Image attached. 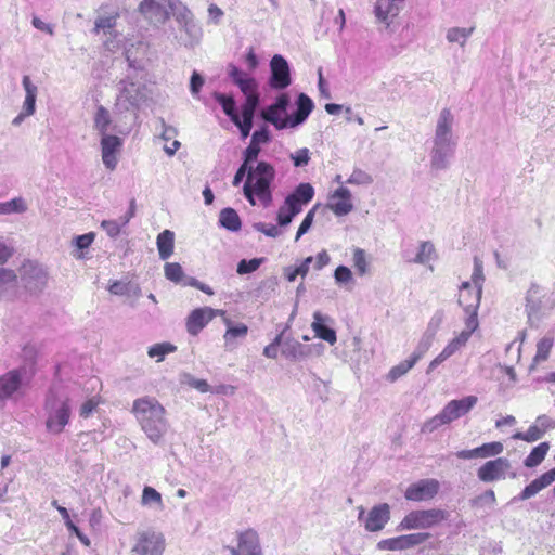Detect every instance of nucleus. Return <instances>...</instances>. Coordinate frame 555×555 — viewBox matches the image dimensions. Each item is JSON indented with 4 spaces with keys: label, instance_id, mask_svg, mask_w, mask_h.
<instances>
[{
    "label": "nucleus",
    "instance_id": "1",
    "mask_svg": "<svg viewBox=\"0 0 555 555\" xmlns=\"http://www.w3.org/2000/svg\"><path fill=\"white\" fill-rule=\"evenodd\" d=\"M454 117L449 108L439 113L435 125L433 145L430 149V167L433 170H446L454 155L456 139L453 133Z\"/></svg>",
    "mask_w": 555,
    "mask_h": 555
},
{
    "label": "nucleus",
    "instance_id": "2",
    "mask_svg": "<svg viewBox=\"0 0 555 555\" xmlns=\"http://www.w3.org/2000/svg\"><path fill=\"white\" fill-rule=\"evenodd\" d=\"M131 412L142 431L153 443H159L169 428L166 410L153 397H142L133 401Z\"/></svg>",
    "mask_w": 555,
    "mask_h": 555
},
{
    "label": "nucleus",
    "instance_id": "3",
    "mask_svg": "<svg viewBox=\"0 0 555 555\" xmlns=\"http://www.w3.org/2000/svg\"><path fill=\"white\" fill-rule=\"evenodd\" d=\"M274 178L275 169L271 164L259 162L256 166H250L243 186V193L253 206L256 205L255 196L258 197L264 207L271 205L272 192L270 185Z\"/></svg>",
    "mask_w": 555,
    "mask_h": 555
},
{
    "label": "nucleus",
    "instance_id": "4",
    "mask_svg": "<svg viewBox=\"0 0 555 555\" xmlns=\"http://www.w3.org/2000/svg\"><path fill=\"white\" fill-rule=\"evenodd\" d=\"M46 428L53 435L61 434L70 418L69 399L66 395L50 390L46 399Z\"/></svg>",
    "mask_w": 555,
    "mask_h": 555
},
{
    "label": "nucleus",
    "instance_id": "5",
    "mask_svg": "<svg viewBox=\"0 0 555 555\" xmlns=\"http://www.w3.org/2000/svg\"><path fill=\"white\" fill-rule=\"evenodd\" d=\"M450 513L442 508L413 509L397 526L398 531L428 530L447 521Z\"/></svg>",
    "mask_w": 555,
    "mask_h": 555
},
{
    "label": "nucleus",
    "instance_id": "6",
    "mask_svg": "<svg viewBox=\"0 0 555 555\" xmlns=\"http://www.w3.org/2000/svg\"><path fill=\"white\" fill-rule=\"evenodd\" d=\"M149 98V90L145 83L126 79L120 81L119 93L116 106L119 109H138Z\"/></svg>",
    "mask_w": 555,
    "mask_h": 555
},
{
    "label": "nucleus",
    "instance_id": "7",
    "mask_svg": "<svg viewBox=\"0 0 555 555\" xmlns=\"http://www.w3.org/2000/svg\"><path fill=\"white\" fill-rule=\"evenodd\" d=\"M477 477L482 482H494L504 480L507 477L515 478L516 473L512 472V463L506 457H496L483 463L477 469Z\"/></svg>",
    "mask_w": 555,
    "mask_h": 555
},
{
    "label": "nucleus",
    "instance_id": "8",
    "mask_svg": "<svg viewBox=\"0 0 555 555\" xmlns=\"http://www.w3.org/2000/svg\"><path fill=\"white\" fill-rule=\"evenodd\" d=\"M472 291L470 284L464 282L461 285L459 294V304L463 306L467 317L465 319V328L460 333L466 334L467 337H472L473 333L478 328L479 321L477 317V310L479 308L480 299L478 293H474L472 300L465 299V293Z\"/></svg>",
    "mask_w": 555,
    "mask_h": 555
},
{
    "label": "nucleus",
    "instance_id": "9",
    "mask_svg": "<svg viewBox=\"0 0 555 555\" xmlns=\"http://www.w3.org/2000/svg\"><path fill=\"white\" fill-rule=\"evenodd\" d=\"M358 519L364 524L366 531H380L390 519V506L387 503L377 504L369 511L367 515H365L364 507L360 506Z\"/></svg>",
    "mask_w": 555,
    "mask_h": 555
},
{
    "label": "nucleus",
    "instance_id": "10",
    "mask_svg": "<svg viewBox=\"0 0 555 555\" xmlns=\"http://www.w3.org/2000/svg\"><path fill=\"white\" fill-rule=\"evenodd\" d=\"M231 555H263L260 537L251 528L236 532V544L229 546Z\"/></svg>",
    "mask_w": 555,
    "mask_h": 555
},
{
    "label": "nucleus",
    "instance_id": "11",
    "mask_svg": "<svg viewBox=\"0 0 555 555\" xmlns=\"http://www.w3.org/2000/svg\"><path fill=\"white\" fill-rule=\"evenodd\" d=\"M21 280L27 291L39 293L48 283V272L40 264L27 261L21 268Z\"/></svg>",
    "mask_w": 555,
    "mask_h": 555
},
{
    "label": "nucleus",
    "instance_id": "12",
    "mask_svg": "<svg viewBox=\"0 0 555 555\" xmlns=\"http://www.w3.org/2000/svg\"><path fill=\"white\" fill-rule=\"evenodd\" d=\"M439 490L440 482L437 479H421L405 489L404 498L413 502L430 501L438 494Z\"/></svg>",
    "mask_w": 555,
    "mask_h": 555
},
{
    "label": "nucleus",
    "instance_id": "13",
    "mask_svg": "<svg viewBox=\"0 0 555 555\" xmlns=\"http://www.w3.org/2000/svg\"><path fill=\"white\" fill-rule=\"evenodd\" d=\"M289 105V96L286 93H283L278 96L276 101L262 111V118L272 124L278 130L288 128V117H283L285 115L287 107Z\"/></svg>",
    "mask_w": 555,
    "mask_h": 555
},
{
    "label": "nucleus",
    "instance_id": "14",
    "mask_svg": "<svg viewBox=\"0 0 555 555\" xmlns=\"http://www.w3.org/2000/svg\"><path fill=\"white\" fill-rule=\"evenodd\" d=\"M446 320V311L437 309L429 318L426 328L423 332L416 348L426 353L436 340L437 334Z\"/></svg>",
    "mask_w": 555,
    "mask_h": 555
},
{
    "label": "nucleus",
    "instance_id": "15",
    "mask_svg": "<svg viewBox=\"0 0 555 555\" xmlns=\"http://www.w3.org/2000/svg\"><path fill=\"white\" fill-rule=\"evenodd\" d=\"M478 402L476 396H467L459 400L449 401L441 410L440 414L448 425L460 417L466 415Z\"/></svg>",
    "mask_w": 555,
    "mask_h": 555
},
{
    "label": "nucleus",
    "instance_id": "16",
    "mask_svg": "<svg viewBox=\"0 0 555 555\" xmlns=\"http://www.w3.org/2000/svg\"><path fill=\"white\" fill-rule=\"evenodd\" d=\"M168 9L165 0H142L139 4V12L153 25H162L169 18Z\"/></svg>",
    "mask_w": 555,
    "mask_h": 555
},
{
    "label": "nucleus",
    "instance_id": "17",
    "mask_svg": "<svg viewBox=\"0 0 555 555\" xmlns=\"http://www.w3.org/2000/svg\"><path fill=\"white\" fill-rule=\"evenodd\" d=\"M224 310L212 309L210 307L197 308L193 310L186 319V331L189 334L195 336L216 315L224 317Z\"/></svg>",
    "mask_w": 555,
    "mask_h": 555
},
{
    "label": "nucleus",
    "instance_id": "18",
    "mask_svg": "<svg viewBox=\"0 0 555 555\" xmlns=\"http://www.w3.org/2000/svg\"><path fill=\"white\" fill-rule=\"evenodd\" d=\"M270 86L282 90L292 83L291 70L287 61L280 54H275L270 61Z\"/></svg>",
    "mask_w": 555,
    "mask_h": 555
},
{
    "label": "nucleus",
    "instance_id": "19",
    "mask_svg": "<svg viewBox=\"0 0 555 555\" xmlns=\"http://www.w3.org/2000/svg\"><path fill=\"white\" fill-rule=\"evenodd\" d=\"M164 550L165 538L159 532L142 533L133 547L138 555H162Z\"/></svg>",
    "mask_w": 555,
    "mask_h": 555
},
{
    "label": "nucleus",
    "instance_id": "20",
    "mask_svg": "<svg viewBox=\"0 0 555 555\" xmlns=\"http://www.w3.org/2000/svg\"><path fill=\"white\" fill-rule=\"evenodd\" d=\"M101 156L106 169L113 171L118 164V153L122 146V140L117 135H104L101 138Z\"/></svg>",
    "mask_w": 555,
    "mask_h": 555
},
{
    "label": "nucleus",
    "instance_id": "21",
    "mask_svg": "<svg viewBox=\"0 0 555 555\" xmlns=\"http://www.w3.org/2000/svg\"><path fill=\"white\" fill-rule=\"evenodd\" d=\"M504 450L502 442L493 441L483 443L480 447L472 450H462L455 453L460 460H473V459H488L500 455Z\"/></svg>",
    "mask_w": 555,
    "mask_h": 555
},
{
    "label": "nucleus",
    "instance_id": "22",
    "mask_svg": "<svg viewBox=\"0 0 555 555\" xmlns=\"http://www.w3.org/2000/svg\"><path fill=\"white\" fill-rule=\"evenodd\" d=\"M470 338L466 334H456L441 350V352L428 365L427 373L435 370L450 357L463 349Z\"/></svg>",
    "mask_w": 555,
    "mask_h": 555
},
{
    "label": "nucleus",
    "instance_id": "23",
    "mask_svg": "<svg viewBox=\"0 0 555 555\" xmlns=\"http://www.w3.org/2000/svg\"><path fill=\"white\" fill-rule=\"evenodd\" d=\"M328 208L336 216H346L353 210V204L351 201V192L345 188H338L330 196Z\"/></svg>",
    "mask_w": 555,
    "mask_h": 555
},
{
    "label": "nucleus",
    "instance_id": "24",
    "mask_svg": "<svg viewBox=\"0 0 555 555\" xmlns=\"http://www.w3.org/2000/svg\"><path fill=\"white\" fill-rule=\"evenodd\" d=\"M327 323H333L332 318L321 313L320 311H315L313 313L311 328L315 337L328 343L330 345H334L337 341V335L335 330L326 325Z\"/></svg>",
    "mask_w": 555,
    "mask_h": 555
},
{
    "label": "nucleus",
    "instance_id": "25",
    "mask_svg": "<svg viewBox=\"0 0 555 555\" xmlns=\"http://www.w3.org/2000/svg\"><path fill=\"white\" fill-rule=\"evenodd\" d=\"M22 385V373L18 370H12L0 376V405L12 398Z\"/></svg>",
    "mask_w": 555,
    "mask_h": 555
},
{
    "label": "nucleus",
    "instance_id": "26",
    "mask_svg": "<svg viewBox=\"0 0 555 555\" xmlns=\"http://www.w3.org/2000/svg\"><path fill=\"white\" fill-rule=\"evenodd\" d=\"M223 323L227 326V331L223 334L224 347L228 350H233L237 346V341L244 339L248 334V326L244 323L234 324L224 314Z\"/></svg>",
    "mask_w": 555,
    "mask_h": 555
},
{
    "label": "nucleus",
    "instance_id": "27",
    "mask_svg": "<svg viewBox=\"0 0 555 555\" xmlns=\"http://www.w3.org/2000/svg\"><path fill=\"white\" fill-rule=\"evenodd\" d=\"M403 0H376L374 5V15L377 22L389 26L392 18L399 12L398 3Z\"/></svg>",
    "mask_w": 555,
    "mask_h": 555
},
{
    "label": "nucleus",
    "instance_id": "28",
    "mask_svg": "<svg viewBox=\"0 0 555 555\" xmlns=\"http://www.w3.org/2000/svg\"><path fill=\"white\" fill-rule=\"evenodd\" d=\"M112 125V118L111 114L107 108L104 106H99L96 108L95 115H94V128L100 133L101 138L104 135H111L108 133V130L111 129ZM112 130L117 131L120 134H128L130 132V128L122 129L117 126L112 127Z\"/></svg>",
    "mask_w": 555,
    "mask_h": 555
},
{
    "label": "nucleus",
    "instance_id": "29",
    "mask_svg": "<svg viewBox=\"0 0 555 555\" xmlns=\"http://www.w3.org/2000/svg\"><path fill=\"white\" fill-rule=\"evenodd\" d=\"M296 105V112L288 116V128H296L304 124L314 107L312 100L305 93L298 95Z\"/></svg>",
    "mask_w": 555,
    "mask_h": 555
},
{
    "label": "nucleus",
    "instance_id": "30",
    "mask_svg": "<svg viewBox=\"0 0 555 555\" xmlns=\"http://www.w3.org/2000/svg\"><path fill=\"white\" fill-rule=\"evenodd\" d=\"M424 354L425 353L423 351L415 347L409 359L400 362L389 370L386 375V380L389 383H395L400 377L404 376L416 364V362L422 359Z\"/></svg>",
    "mask_w": 555,
    "mask_h": 555
},
{
    "label": "nucleus",
    "instance_id": "31",
    "mask_svg": "<svg viewBox=\"0 0 555 555\" xmlns=\"http://www.w3.org/2000/svg\"><path fill=\"white\" fill-rule=\"evenodd\" d=\"M282 356L291 361H301L310 356V347L304 346L295 339H285L282 343Z\"/></svg>",
    "mask_w": 555,
    "mask_h": 555
},
{
    "label": "nucleus",
    "instance_id": "32",
    "mask_svg": "<svg viewBox=\"0 0 555 555\" xmlns=\"http://www.w3.org/2000/svg\"><path fill=\"white\" fill-rule=\"evenodd\" d=\"M17 274L7 268L0 269V300L12 297L17 288Z\"/></svg>",
    "mask_w": 555,
    "mask_h": 555
},
{
    "label": "nucleus",
    "instance_id": "33",
    "mask_svg": "<svg viewBox=\"0 0 555 555\" xmlns=\"http://www.w3.org/2000/svg\"><path fill=\"white\" fill-rule=\"evenodd\" d=\"M180 30L184 33L181 37V42L185 47H194L202 38L203 31L201 26L195 22L194 16L186 20V22L179 25Z\"/></svg>",
    "mask_w": 555,
    "mask_h": 555
},
{
    "label": "nucleus",
    "instance_id": "34",
    "mask_svg": "<svg viewBox=\"0 0 555 555\" xmlns=\"http://www.w3.org/2000/svg\"><path fill=\"white\" fill-rule=\"evenodd\" d=\"M156 245L162 260L168 259L173 254L175 233L170 230L160 232L156 240Z\"/></svg>",
    "mask_w": 555,
    "mask_h": 555
},
{
    "label": "nucleus",
    "instance_id": "35",
    "mask_svg": "<svg viewBox=\"0 0 555 555\" xmlns=\"http://www.w3.org/2000/svg\"><path fill=\"white\" fill-rule=\"evenodd\" d=\"M475 30L474 26L470 27H450L447 29L446 39L449 43H456L464 48Z\"/></svg>",
    "mask_w": 555,
    "mask_h": 555
},
{
    "label": "nucleus",
    "instance_id": "36",
    "mask_svg": "<svg viewBox=\"0 0 555 555\" xmlns=\"http://www.w3.org/2000/svg\"><path fill=\"white\" fill-rule=\"evenodd\" d=\"M552 478L553 476L551 474L541 475L539 478L534 479L527 487H525L522 492L519 494V500L525 501L534 496L537 493L552 483Z\"/></svg>",
    "mask_w": 555,
    "mask_h": 555
},
{
    "label": "nucleus",
    "instance_id": "37",
    "mask_svg": "<svg viewBox=\"0 0 555 555\" xmlns=\"http://www.w3.org/2000/svg\"><path fill=\"white\" fill-rule=\"evenodd\" d=\"M22 83L26 93L22 111H24L25 114L34 115L36 109V98L38 89L31 82L29 76H24Z\"/></svg>",
    "mask_w": 555,
    "mask_h": 555
},
{
    "label": "nucleus",
    "instance_id": "38",
    "mask_svg": "<svg viewBox=\"0 0 555 555\" xmlns=\"http://www.w3.org/2000/svg\"><path fill=\"white\" fill-rule=\"evenodd\" d=\"M165 2L169 8L168 11L170 10L169 13L173 15L179 25L194 16L191 10L180 0H165Z\"/></svg>",
    "mask_w": 555,
    "mask_h": 555
},
{
    "label": "nucleus",
    "instance_id": "39",
    "mask_svg": "<svg viewBox=\"0 0 555 555\" xmlns=\"http://www.w3.org/2000/svg\"><path fill=\"white\" fill-rule=\"evenodd\" d=\"M219 222L223 228L230 231L241 229V219L237 212L232 208H224L220 211Z\"/></svg>",
    "mask_w": 555,
    "mask_h": 555
},
{
    "label": "nucleus",
    "instance_id": "40",
    "mask_svg": "<svg viewBox=\"0 0 555 555\" xmlns=\"http://www.w3.org/2000/svg\"><path fill=\"white\" fill-rule=\"evenodd\" d=\"M548 449L550 444L547 442H542L533 448L530 454L524 461L525 466L530 468L538 466L545 459Z\"/></svg>",
    "mask_w": 555,
    "mask_h": 555
},
{
    "label": "nucleus",
    "instance_id": "41",
    "mask_svg": "<svg viewBox=\"0 0 555 555\" xmlns=\"http://www.w3.org/2000/svg\"><path fill=\"white\" fill-rule=\"evenodd\" d=\"M214 98L222 106L224 114L229 116L233 122H236L238 114L235 111L234 99L219 92H215Z\"/></svg>",
    "mask_w": 555,
    "mask_h": 555
},
{
    "label": "nucleus",
    "instance_id": "42",
    "mask_svg": "<svg viewBox=\"0 0 555 555\" xmlns=\"http://www.w3.org/2000/svg\"><path fill=\"white\" fill-rule=\"evenodd\" d=\"M554 345V337L551 335H546L541 338L537 344V353L534 356V362H543L547 360L552 347Z\"/></svg>",
    "mask_w": 555,
    "mask_h": 555
},
{
    "label": "nucleus",
    "instance_id": "43",
    "mask_svg": "<svg viewBox=\"0 0 555 555\" xmlns=\"http://www.w3.org/2000/svg\"><path fill=\"white\" fill-rule=\"evenodd\" d=\"M485 280L482 261L478 258H474V271L472 274V285L475 286L474 293H478L479 299H481L482 282ZM470 284V282H468Z\"/></svg>",
    "mask_w": 555,
    "mask_h": 555
},
{
    "label": "nucleus",
    "instance_id": "44",
    "mask_svg": "<svg viewBox=\"0 0 555 555\" xmlns=\"http://www.w3.org/2000/svg\"><path fill=\"white\" fill-rule=\"evenodd\" d=\"M27 210V205L22 197L0 203V215L22 214Z\"/></svg>",
    "mask_w": 555,
    "mask_h": 555
},
{
    "label": "nucleus",
    "instance_id": "45",
    "mask_svg": "<svg viewBox=\"0 0 555 555\" xmlns=\"http://www.w3.org/2000/svg\"><path fill=\"white\" fill-rule=\"evenodd\" d=\"M177 347L170 343H160L151 346L147 350L150 358H156L157 362L164 360L165 356L175 352Z\"/></svg>",
    "mask_w": 555,
    "mask_h": 555
},
{
    "label": "nucleus",
    "instance_id": "46",
    "mask_svg": "<svg viewBox=\"0 0 555 555\" xmlns=\"http://www.w3.org/2000/svg\"><path fill=\"white\" fill-rule=\"evenodd\" d=\"M435 258V247L433 243L426 241L422 242L418 251L414 258L415 263L425 264Z\"/></svg>",
    "mask_w": 555,
    "mask_h": 555
},
{
    "label": "nucleus",
    "instance_id": "47",
    "mask_svg": "<svg viewBox=\"0 0 555 555\" xmlns=\"http://www.w3.org/2000/svg\"><path fill=\"white\" fill-rule=\"evenodd\" d=\"M116 25V15L100 16L95 20L94 29L95 34L103 31L105 35H113Z\"/></svg>",
    "mask_w": 555,
    "mask_h": 555
},
{
    "label": "nucleus",
    "instance_id": "48",
    "mask_svg": "<svg viewBox=\"0 0 555 555\" xmlns=\"http://www.w3.org/2000/svg\"><path fill=\"white\" fill-rule=\"evenodd\" d=\"M314 195V190L309 183H300L296 190L288 196H293L294 201L297 199L300 203H309Z\"/></svg>",
    "mask_w": 555,
    "mask_h": 555
},
{
    "label": "nucleus",
    "instance_id": "49",
    "mask_svg": "<svg viewBox=\"0 0 555 555\" xmlns=\"http://www.w3.org/2000/svg\"><path fill=\"white\" fill-rule=\"evenodd\" d=\"M544 433L533 423L526 433L517 431L513 435L514 440H524L527 442H534L541 439Z\"/></svg>",
    "mask_w": 555,
    "mask_h": 555
},
{
    "label": "nucleus",
    "instance_id": "50",
    "mask_svg": "<svg viewBox=\"0 0 555 555\" xmlns=\"http://www.w3.org/2000/svg\"><path fill=\"white\" fill-rule=\"evenodd\" d=\"M402 538H403L404 548L408 550V548H411V547H414V546L425 543L426 541H428L431 538V534L429 532L422 531V532H416V533L403 534Z\"/></svg>",
    "mask_w": 555,
    "mask_h": 555
},
{
    "label": "nucleus",
    "instance_id": "51",
    "mask_svg": "<svg viewBox=\"0 0 555 555\" xmlns=\"http://www.w3.org/2000/svg\"><path fill=\"white\" fill-rule=\"evenodd\" d=\"M164 272L166 279L175 283L181 282L184 276L182 267L177 262H167L164 266Z\"/></svg>",
    "mask_w": 555,
    "mask_h": 555
},
{
    "label": "nucleus",
    "instance_id": "52",
    "mask_svg": "<svg viewBox=\"0 0 555 555\" xmlns=\"http://www.w3.org/2000/svg\"><path fill=\"white\" fill-rule=\"evenodd\" d=\"M373 182V177L362 169H354L346 183L353 185H369Z\"/></svg>",
    "mask_w": 555,
    "mask_h": 555
},
{
    "label": "nucleus",
    "instance_id": "53",
    "mask_svg": "<svg viewBox=\"0 0 555 555\" xmlns=\"http://www.w3.org/2000/svg\"><path fill=\"white\" fill-rule=\"evenodd\" d=\"M141 502L143 505L155 504L159 508L163 507V501H162L160 493L152 487H145L143 489Z\"/></svg>",
    "mask_w": 555,
    "mask_h": 555
},
{
    "label": "nucleus",
    "instance_id": "54",
    "mask_svg": "<svg viewBox=\"0 0 555 555\" xmlns=\"http://www.w3.org/2000/svg\"><path fill=\"white\" fill-rule=\"evenodd\" d=\"M377 547L383 551H403V550H405L402 535L382 540L377 543Z\"/></svg>",
    "mask_w": 555,
    "mask_h": 555
},
{
    "label": "nucleus",
    "instance_id": "55",
    "mask_svg": "<svg viewBox=\"0 0 555 555\" xmlns=\"http://www.w3.org/2000/svg\"><path fill=\"white\" fill-rule=\"evenodd\" d=\"M263 262V258H253L250 260H241L237 263L236 272L241 275L255 272Z\"/></svg>",
    "mask_w": 555,
    "mask_h": 555
},
{
    "label": "nucleus",
    "instance_id": "56",
    "mask_svg": "<svg viewBox=\"0 0 555 555\" xmlns=\"http://www.w3.org/2000/svg\"><path fill=\"white\" fill-rule=\"evenodd\" d=\"M496 502L495 493L493 490H487L480 495L472 500V505L477 507L493 506Z\"/></svg>",
    "mask_w": 555,
    "mask_h": 555
},
{
    "label": "nucleus",
    "instance_id": "57",
    "mask_svg": "<svg viewBox=\"0 0 555 555\" xmlns=\"http://www.w3.org/2000/svg\"><path fill=\"white\" fill-rule=\"evenodd\" d=\"M182 382L188 384L192 388H195L202 393L210 391V386L205 379L195 378L191 374H184Z\"/></svg>",
    "mask_w": 555,
    "mask_h": 555
},
{
    "label": "nucleus",
    "instance_id": "58",
    "mask_svg": "<svg viewBox=\"0 0 555 555\" xmlns=\"http://www.w3.org/2000/svg\"><path fill=\"white\" fill-rule=\"evenodd\" d=\"M334 279L337 284L347 285L353 282L351 270L346 266H338L334 272Z\"/></svg>",
    "mask_w": 555,
    "mask_h": 555
},
{
    "label": "nucleus",
    "instance_id": "59",
    "mask_svg": "<svg viewBox=\"0 0 555 555\" xmlns=\"http://www.w3.org/2000/svg\"><path fill=\"white\" fill-rule=\"evenodd\" d=\"M353 264L358 270L360 275H363L367 271V261L365 257V251L361 248H356L353 250Z\"/></svg>",
    "mask_w": 555,
    "mask_h": 555
},
{
    "label": "nucleus",
    "instance_id": "60",
    "mask_svg": "<svg viewBox=\"0 0 555 555\" xmlns=\"http://www.w3.org/2000/svg\"><path fill=\"white\" fill-rule=\"evenodd\" d=\"M258 94L247 95L246 102L243 106L242 117L254 118L255 111L258 106Z\"/></svg>",
    "mask_w": 555,
    "mask_h": 555
},
{
    "label": "nucleus",
    "instance_id": "61",
    "mask_svg": "<svg viewBox=\"0 0 555 555\" xmlns=\"http://www.w3.org/2000/svg\"><path fill=\"white\" fill-rule=\"evenodd\" d=\"M236 86L241 89V91L247 96L257 93V83L254 78H250L248 75L245 76L242 80L236 82Z\"/></svg>",
    "mask_w": 555,
    "mask_h": 555
},
{
    "label": "nucleus",
    "instance_id": "62",
    "mask_svg": "<svg viewBox=\"0 0 555 555\" xmlns=\"http://www.w3.org/2000/svg\"><path fill=\"white\" fill-rule=\"evenodd\" d=\"M447 425L441 416L440 413L435 415L434 417L426 421L421 428V431L424 434H431L436 429H438L440 426Z\"/></svg>",
    "mask_w": 555,
    "mask_h": 555
},
{
    "label": "nucleus",
    "instance_id": "63",
    "mask_svg": "<svg viewBox=\"0 0 555 555\" xmlns=\"http://www.w3.org/2000/svg\"><path fill=\"white\" fill-rule=\"evenodd\" d=\"M291 159L296 167H302L308 165L310 160V152L307 147L300 149L295 153L291 154Z\"/></svg>",
    "mask_w": 555,
    "mask_h": 555
},
{
    "label": "nucleus",
    "instance_id": "64",
    "mask_svg": "<svg viewBox=\"0 0 555 555\" xmlns=\"http://www.w3.org/2000/svg\"><path fill=\"white\" fill-rule=\"evenodd\" d=\"M294 217H295V215L291 211L289 207L284 202V204L279 208V211H278L279 225L280 227L288 225L292 222Z\"/></svg>",
    "mask_w": 555,
    "mask_h": 555
}]
</instances>
